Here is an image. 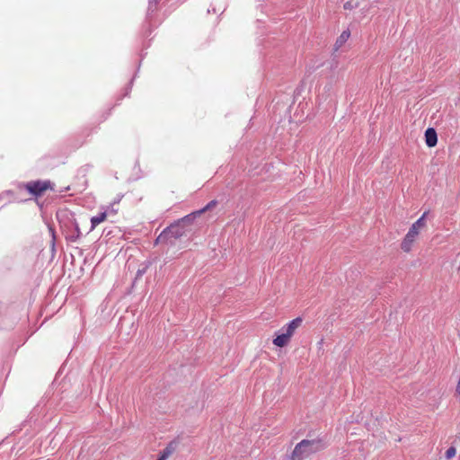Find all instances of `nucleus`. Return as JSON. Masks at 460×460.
<instances>
[{"label":"nucleus","instance_id":"obj_1","mask_svg":"<svg viewBox=\"0 0 460 460\" xmlns=\"http://www.w3.org/2000/svg\"><path fill=\"white\" fill-rule=\"evenodd\" d=\"M323 444L320 439H303L297 443L291 454V460H305L313 454L320 451Z\"/></svg>","mask_w":460,"mask_h":460},{"label":"nucleus","instance_id":"obj_2","mask_svg":"<svg viewBox=\"0 0 460 460\" xmlns=\"http://www.w3.org/2000/svg\"><path fill=\"white\" fill-rule=\"evenodd\" d=\"M426 215L427 213L425 212L417 221L411 225L409 231L402 240L400 247L403 252L409 253L412 250L415 243L419 238L420 231L426 226Z\"/></svg>","mask_w":460,"mask_h":460},{"label":"nucleus","instance_id":"obj_3","mask_svg":"<svg viewBox=\"0 0 460 460\" xmlns=\"http://www.w3.org/2000/svg\"><path fill=\"white\" fill-rule=\"evenodd\" d=\"M303 319L296 317L284 325L281 329L282 333L278 334L272 341L276 347L283 348L288 345L291 338L294 336L296 330L301 326Z\"/></svg>","mask_w":460,"mask_h":460},{"label":"nucleus","instance_id":"obj_4","mask_svg":"<svg viewBox=\"0 0 460 460\" xmlns=\"http://www.w3.org/2000/svg\"><path fill=\"white\" fill-rule=\"evenodd\" d=\"M25 190L35 197L43 195L47 190H53L49 181H31L24 184Z\"/></svg>","mask_w":460,"mask_h":460},{"label":"nucleus","instance_id":"obj_5","mask_svg":"<svg viewBox=\"0 0 460 460\" xmlns=\"http://www.w3.org/2000/svg\"><path fill=\"white\" fill-rule=\"evenodd\" d=\"M184 234V230L181 227L180 221L175 222L174 224H172L168 227H166L156 238L155 243H160L162 242H164L168 238H180Z\"/></svg>","mask_w":460,"mask_h":460},{"label":"nucleus","instance_id":"obj_6","mask_svg":"<svg viewBox=\"0 0 460 460\" xmlns=\"http://www.w3.org/2000/svg\"><path fill=\"white\" fill-rule=\"evenodd\" d=\"M117 211L112 208H109L107 210L101 212L99 215L91 218V230H93L98 225L107 220L108 216L111 214H116Z\"/></svg>","mask_w":460,"mask_h":460},{"label":"nucleus","instance_id":"obj_7","mask_svg":"<svg viewBox=\"0 0 460 460\" xmlns=\"http://www.w3.org/2000/svg\"><path fill=\"white\" fill-rule=\"evenodd\" d=\"M425 142L429 147H434L438 143V135L433 128H429L425 131Z\"/></svg>","mask_w":460,"mask_h":460},{"label":"nucleus","instance_id":"obj_8","mask_svg":"<svg viewBox=\"0 0 460 460\" xmlns=\"http://www.w3.org/2000/svg\"><path fill=\"white\" fill-rule=\"evenodd\" d=\"M366 0H347L343 4L344 10L352 11L360 8L365 4Z\"/></svg>","mask_w":460,"mask_h":460},{"label":"nucleus","instance_id":"obj_9","mask_svg":"<svg viewBox=\"0 0 460 460\" xmlns=\"http://www.w3.org/2000/svg\"><path fill=\"white\" fill-rule=\"evenodd\" d=\"M349 37H350V31L349 30L343 31L335 41V49H339L340 48H341L347 42V40L349 39Z\"/></svg>","mask_w":460,"mask_h":460},{"label":"nucleus","instance_id":"obj_10","mask_svg":"<svg viewBox=\"0 0 460 460\" xmlns=\"http://www.w3.org/2000/svg\"><path fill=\"white\" fill-rule=\"evenodd\" d=\"M217 205V201L216 199H213L209 201L204 208L196 210V214H199L200 216L204 214L207 211H209L213 209Z\"/></svg>","mask_w":460,"mask_h":460},{"label":"nucleus","instance_id":"obj_11","mask_svg":"<svg viewBox=\"0 0 460 460\" xmlns=\"http://www.w3.org/2000/svg\"><path fill=\"white\" fill-rule=\"evenodd\" d=\"M199 216H200L199 214H196V211H194V212H191L190 214L183 217L179 221H180V224L181 223L191 224L195 220V218H197Z\"/></svg>","mask_w":460,"mask_h":460},{"label":"nucleus","instance_id":"obj_12","mask_svg":"<svg viewBox=\"0 0 460 460\" xmlns=\"http://www.w3.org/2000/svg\"><path fill=\"white\" fill-rule=\"evenodd\" d=\"M173 448L172 447H167L164 449V451L161 453L157 460H167L169 456L172 454Z\"/></svg>","mask_w":460,"mask_h":460},{"label":"nucleus","instance_id":"obj_13","mask_svg":"<svg viewBox=\"0 0 460 460\" xmlns=\"http://www.w3.org/2000/svg\"><path fill=\"white\" fill-rule=\"evenodd\" d=\"M456 454V449L454 447H450L445 453V456L447 460L453 458Z\"/></svg>","mask_w":460,"mask_h":460},{"label":"nucleus","instance_id":"obj_14","mask_svg":"<svg viewBox=\"0 0 460 460\" xmlns=\"http://www.w3.org/2000/svg\"><path fill=\"white\" fill-rule=\"evenodd\" d=\"M157 460V459H156Z\"/></svg>","mask_w":460,"mask_h":460}]
</instances>
